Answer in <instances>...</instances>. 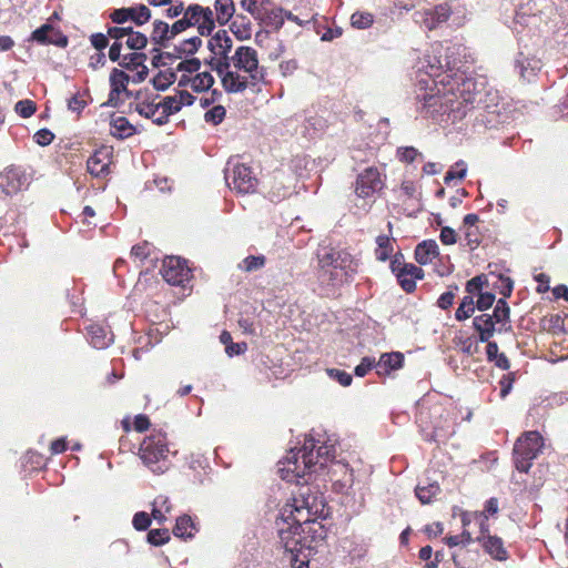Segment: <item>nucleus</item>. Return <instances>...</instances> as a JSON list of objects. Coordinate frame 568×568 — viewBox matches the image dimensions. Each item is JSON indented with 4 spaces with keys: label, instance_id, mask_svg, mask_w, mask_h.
<instances>
[{
    "label": "nucleus",
    "instance_id": "obj_43",
    "mask_svg": "<svg viewBox=\"0 0 568 568\" xmlns=\"http://www.w3.org/2000/svg\"><path fill=\"white\" fill-rule=\"evenodd\" d=\"M261 23L266 27L281 28L284 23V11L281 8L271 9L265 21H261Z\"/></svg>",
    "mask_w": 568,
    "mask_h": 568
},
{
    "label": "nucleus",
    "instance_id": "obj_40",
    "mask_svg": "<svg viewBox=\"0 0 568 568\" xmlns=\"http://www.w3.org/2000/svg\"><path fill=\"white\" fill-rule=\"evenodd\" d=\"M437 483L428 484L427 486L418 485L416 487V496L423 504H428L439 493Z\"/></svg>",
    "mask_w": 568,
    "mask_h": 568
},
{
    "label": "nucleus",
    "instance_id": "obj_7",
    "mask_svg": "<svg viewBox=\"0 0 568 568\" xmlns=\"http://www.w3.org/2000/svg\"><path fill=\"white\" fill-rule=\"evenodd\" d=\"M283 516L296 517L297 521L308 524L325 516V503L322 496L311 491L310 487L300 488L298 494L283 507Z\"/></svg>",
    "mask_w": 568,
    "mask_h": 568
},
{
    "label": "nucleus",
    "instance_id": "obj_20",
    "mask_svg": "<svg viewBox=\"0 0 568 568\" xmlns=\"http://www.w3.org/2000/svg\"><path fill=\"white\" fill-rule=\"evenodd\" d=\"M424 277V271L414 264H405L397 273V278L404 291L410 293L415 290V280Z\"/></svg>",
    "mask_w": 568,
    "mask_h": 568
},
{
    "label": "nucleus",
    "instance_id": "obj_34",
    "mask_svg": "<svg viewBox=\"0 0 568 568\" xmlns=\"http://www.w3.org/2000/svg\"><path fill=\"white\" fill-rule=\"evenodd\" d=\"M195 530L194 524L190 516L184 515L176 519L173 534L180 538H190Z\"/></svg>",
    "mask_w": 568,
    "mask_h": 568
},
{
    "label": "nucleus",
    "instance_id": "obj_35",
    "mask_svg": "<svg viewBox=\"0 0 568 568\" xmlns=\"http://www.w3.org/2000/svg\"><path fill=\"white\" fill-rule=\"evenodd\" d=\"M231 30L240 40H247L251 38V22L243 16L237 17V19L232 23Z\"/></svg>",
    "mask_w": 568,
    "mask_h": 568
},
{
    "label": "nucleus",
    "instance_id": "obj_32",
    "mask_svg": "<svg viewBox=\"0 0 568 568\" xmlns=\"http://www.w3.org/2000/svg\"><path fill=\"white\" fill-rule=\"evenodd\" d=\"M179 33L180 32H173V24L170 27L166 22L155 20L153 22L151 40L158 44H162L164 41L170 40Z\"/></svg>",
    "mask_w": 568,
    "mask_h": 568
},
{
    "label": "nucleus",
    "instance_id": "obj_31",
    "mask_svg": "<svg viewBox=\"0 0 568 568\" xmlns=\"http://www.w3.org/2000/svg\"><path fill=\"white\" fill-rule=\"evenodd\" d=\"M59 33L50 23H44L37 30H34L31 34V40L36 41L40 44L55 43L60 44V42L55 39Z\"/></svg>",
    "mask_w": 568,
    "mask_h": 568
},
{
    "label": "nucleus",
    "instance_id": "obj_49",
    "mask_svg": "<svg viewBox=\"0 0 568 568\" xmlns=\"http://www.w3.org/2000/svg\"><path fill=\"white\" fill-rule=\"evenodd\" d=\"M145 59L144 54L141 53H131L123 57V60L120 64L126 69H138L143 64Z\"/></svg>",
    "mask_w": 568,
    "mask_h": 568
},
{
    "label": "nucleus",
    "instance_id": "obj_27",
    "mask_svg": "<svg viewBox=\"0 0 568 568\" xmlns=\"http://www.w3.org/2000/svg\"><path fill=\"white\" fill-rule=\"evenodd\" d=\"M214 24L225 26L235 13L233 0H215L214 1Z\"/></svg>",
    "mask_w": 568,
    "mask_h": 568
},
{
    "label": "nucleus",
    "instance_id": "obj_2",
    "mask_svg": "<svg viewBox=\"0 0 568 568\" xmlns=\"http://www.w3.org/2000/svg\"><path fill=\"white\" fill-rule=\"evenodd\" d=\"M214 70L221 78L227 93H242L265 81V68L260 65L257 52L247 45H240L230 59H216Z\"/></svg>",
    "mask_w": 568,
    "mask_h": 568
},
{
    "label": "nucleus",
    "instance_id": "obj_29",
    "mask_svg": "<svg viewBox=\"0 0 568 568\" xmlns=\"http://www.w3.org/2000/svg\"><path fill=\"white\" fill-rule=\"evenodd\" d=\"M491 316L494 322L500 325L498 327L499 333L503 331H509L511 328L509 325L510 310L505 298H499L497 301Z\"/></svg>",
    "mask_w": 568,
    "mask_h": 568
},
{
    "label": "nucleus",
    "instance_id": "obj_54",
    "mask_svg": "<svg viewBox=\"0 0 568 568\" xmlns=\"http://www.w3.org/2000/svg\"><path fill=\"white\" fill-rule=\"evenodd\" d=\"M327 375L331 378L336 379L342 386H349L353 381L348 373L337 368L327 369Z\"/></svg>",
    "mask_w": 568,
    "mask_h": 568
},
{
    "label": "nucleus",
    "instance_id": "obj_41",
    "mask_svg": "<svg viewBox=\"0 0 568 568\" xmlns=\"http://www.w3.org/2000/svg\"><path fill=\"white\" fill-rule=\"evenodd\" d=\"M374 22V16L365 11H356L351 17V23L356 29H367Z\"/></svg>",
    "mask_w": 568,
    "mask_h": 568
},
{
    "label": "nucleus",
    "instance_id": "obj_37",
    "mask_svg": "<svg viewBox=\"0 0 568 568\" xmlns=\"http://www.w3.org/2000/svg\"><path fill=\"white\" fill-rule=\"evenodd\" d=\"M475 312V302L471 295L464 296L460 305L456 310L455 317L457 321H465L469 318Z\"/></svg>",
    "mask_w": 568,
    "mask_h": 568
},
{
    "label": "nucleus",
    "instance_id": "obj_36",
    "mask_svg": "<svg viewBox=\"0 0 568 568\" xmlns=\"http://www.w3.org/2000/svg\"><path fill=\"white\" fill-rule=\"evenodd\" d=\"M266 258L264 255H251L245 257L240 264L239 268L244 272H255L264 267Z\"/></svg>",
    "mask_w": 568,
    "mask_h": 568
},
{
    "label": "nucleus",
    "instance_id": "obj_23",
    "mask_svg": "<svg viewBox=\"0 0 568 568\" xmlns=\"http://www.w3.org/2000/svg\"><path fill=\"white\" fill-rule=\"evenodd\" d=\"M473 324L474 328L479 334V341L483 343L488 342L494 336L495 332H498L496 323L490 314L476 316Z\"/></svg>",
    "mask_w": 568,
    "mask_h": 568
},
{
    "label": "nucleus",
    "instance_id": "obj_45",
    "mask_svg": "<svg viewBox=\"0 0 568 568\" xmlns=\"http://www.w3.org/2000/svg\"><path fill=\"white\" fill-rule=\"evenodd\" d=\"M466 172V164L463 161H459L446 173L444 181L446 184H449L455 179L462 180L465 178Z\"/></svg>",
    "mask_w": 568,
    "mask_h": 568
},
{
    "label": "nucleus",
    "instance_id": "obj_25",
    "mask_svg": "<svg viewBox=\"0 0 568 568\" xmlns=\"http://www.w3.org/2000/svg\"><path fill=\"white\" fill-rule=\"evenodd\" d=\"M404 356L402 353H386L383 354L376 364L378 375H386L390 371L398 369L403 366Z\"/></svg>",
    "mask_w": 568,
    "mask_h": 568
},
{
    "label": "nucleus",
    "instance_id": "obj_59",
    "mask_svg": "<svg viewBox=\"0 0 568 568\" xmlns=\"http://www.w3.org/2000/svg\"><path fill=\"white\" fill-rule=\"evenodd\" d=\"M495 302V295L493 293H480L476 302V306L479 311H485L491 307Z\"/></svg>",
    "mask_w": 568,
    "mask_h": 568
},
{
    "label": "nucleus",
    "instance_id": "obj_38",
    "mask_svg": "<svg viewBox=\"0 0 568 568\" xmlns=\"http://www.w3.org/2000/svg\"><path fill=\"white\" fill-rule=\"evenodd\" d=\"M377 248H376V257L379 261H386L389 258L393 253V244L392 240L387 235H379L376 239Z\"/></svg>",
    "mask_w": 568,
    "mask_h": 568
},
{
    "label": "nucleus",
    "instance_id": "obj_1",
    "mask_svg": "<svg viewBox=\"0 0 568 568\" xmlns=\"http://www.w3.org/2000/svg\"><path fill=\"white\" fill-rule=\"evenodd\" d=\"M335 452L334 442L325 435H308L300 448L290 449L280 463L278 471L286 481L301 484V479H304L307 483L305 477L326 467L335 457Z\"/></svg>",
    "mask_w": 568,
    "mask_h": 568
},
{
    "label": "nucleus",
    "instance_id": "obj_10",
    "mask_svg": "<svg viewBox=\"0 0 568 568\" xmlns=\"http://www.w3.org/2000/svg\"><path fill=\"white\" fill-rule=\"evenodd\" d=\"M277 534L280 544L284 548L287 555H292V560L297 561L300 548H303L301 544V531L303 521H297L296 517L283 516V509L281 508L280 515L276 518Z\"/></svg>",
    "mask_w": 568,
    "mask_h": 568
},
{
    "label": "nucleus",
    "instance_id": "obj_56",
    "mask_svg": "<svg viewBox=\"0 0 568 568\" xmlns=\"http://www.w3.org/2000/svg\"><path fill=\"white\" fill-rule=\"evenodd\" d=\"M485 283V276L478 275L469 280L466 284V292L468 295H474L476 293H481L483 285Z\"/></svg>",
    "mask_w": 568,
    "mask_h": 568
},
{
    "label": "nucleus",
    "instance_id": "obj_22",
    "mask_svg": "<svg viewBox=\"0 0 568 568\" xmlns=\"http://www.w3.org/2000/svg\"><path fill=\"white\" fill-rule=\"evenodd\" d=\"M90 343L94 348L103 349L113 342V334L100 324L88 327Z\"/></svg>",
    "mask_w": 568,
    "mask_h": 568
},
{
    "label": "nucleus",
    "instance_id": "obj_21",
    "mask_svg": "<svg viewBox=\"0 0 568 568\" xmlns=\"http://www.w3.org/2000/svg\"><path fill=\"white\" fill-rule=\"evenodd\" d=\"M129 82V75L118 69H114L111 72L110 75V84H111V92L109 94V103L111 105H115V98L120 95V93L124 92L128 97L131 95V93L128 91L126 85Z\"/></svg>",
    "mask_w": 568,
    "mask_h": 568
},
{
    "label": "nucleus",
    "instance_id": "obj_53",
    "mask_svg": "<svg viewBox=\"0 0 568 568\" xmlns=\"http://www.w3.org/2000/svg\"><path fill=\"white\" fill-rule=\"evenodd\" d=\"M132 13L131 7L115 9L110 13V19L116 24H123L130 21V14Z\"/></svg>",
    "mask_w": 568,
    "mask_h": 568
},
{
    "label": "nucleus",
    "instance_id": "obj_9",
    "mask_svg": "<svg viewBox=\"0 0 568 568\" xmlns=\"http://www.w3.org/2000/svg\"><path fill=\"white\" fill-rule=\"evenodd\" d=\"M191 27H196L203 37L210 36L215 29L213 10L196 3L184 8L183 17L173 23V32L181 33Z\"/></svg>",
    "mask_w": 568,
    "mask_h": 568
},
{
    "label": "nucleus",
    "instance_id": "obj_48",
    "mask_svg": "<svg viewBox=\"0 0 568 568\" xmlns=\"http://www.w3.org/2000/svg\"><path fill=\"white\" fill-rule=\"evenodd\" d=\"M148 43V38L142 32L135 31L131 33L126 39V45L132 50H141L145 48Z\"/></svg>",
    "mask_w": 568,
    "mask_h": 568
},
{
    "label": "nucleus",
    "instance_id": "obj_15",
    "mask_svg": "<svg viewBox=\"0 0 568 568\" xmlns=\"http://www.w3.org/2000/svg\"><path fill=\"white\" fill-rule=\"evenodd\" d=\"M383 189L381 174L375 168H367L356 181L355 193L361 199H369Z\"/></svg>",
    "mask_w": 568,
    "mask_h": 568
},
{
    "label": "nucleus",
    "instance_id": "obj_11",
    "mask_svg": "<svg viewBox=\"0 0 568 568\" xmlns=\"http://www.w3.org/2000/svg\"><path fill=\"white\" fill-rule=\"evenodd\" d=\"M544 446L542 437L538 432H527L518 438L514 447L515 466L519 471L527 473L531 462L538 456Z\"/></svg>",
    "mask_w": 568,
    "mask_h": 568
},
{
    "label": "nucleus",
    "instance_id": "obj_4",
    "mask_svg": "<svg viewBox=\"0 0 568 568\" xmlns=\"http://www.w3.org/2000/svg\"><path fill=\"white\" fill-rule=\"evenodd\" d=\"M317 261V280L322 285L339 286L357 273V262L345 250L325 247L318 251Z\"/></svg>",
    "mask_w": 568,
    "mask_h": 568
},
{
    "label": "nucleus",
    "instance_id": "obj_44",
    "mask_svg": "<svg viewBox=\"0 0 568 568\" xmlns=\"http://www.w3.org/2000/svg\"><path fill=\"white\" fill-rule=\"evenodd\" d=\"M226 114V110L223 105H214L212 109L207 110L204 114V120L207 123H212L214 125L220 124Z\"/></svg>",
    "mask_w": 568,
    "mask_h": 568
},
{
    "label": "nucleus",
    "instance_id": "obj_58",
    "mask_svg": "<svg viewBox=\"0 0 568 568\" xmlns=\"http://www.w3.org/2000/svg\"><path fill=\"white\" fill-rule=\"evenodd\" d=\"M54 138V134L47 129H41L36 132L33 139L34 141L42 146L49 145Z\"/></svg>",
    "mask_w": 568,
    "mask_h": 568
},
{
    "label": "nucleus",
    "instance_id": "obj_55",
    "mask_svg": "<svg viewBox=\"0 0 568 568\" xmlns=\"http://www.w3.org/2000/svg\"><path fill=\"white\" fill-rule=\"evenodd\" d=\"M132 524L136 530H146L151 525V518L146 513L139 511L133 516Z\"/></svg>",
    "mask_w": 568,
    "mask_h": 568
},
{
    "label": "nucleus",
    "instance_id": "obj_61",
    "mask_svg": "<svg viewBox=\"0 0 568 568\" xmlns=\"http://www.w3.org/2000/svg\"><path fill=\"white\" fill-rule=\"evenodd\" d=\"M375 361L369 357H364L362 362L355 367V375L364 377L373 367Z\"/></svg>",
    "mask_w": 568,
    "mask_h": 568
},
{
    "label": "nucleus",
    "instance_id": "obj_30",
    "mask_svg": "<svg viewBox=\"0 0 568 568\" xmlns=\"http://www.w3.org/2000/svg\"><path fill=\"white\" fill-rule=\"evenodd\" d=\"M110 132L119 139H126L134 134V126L124 116L112 118L110 122Z\"/></svg>",
    "mask_w": 568,
    "mask_h": 568
},
{
    "label": "nucleus",
    "instance_id": "obj_33",
    "mask_svg": "<svg viewBox=\"0 0 568 568\" xmlns=\"http://www.w3.org/2000/svg\"><path fill=\"white\" fill-rule=\"evenodd\" d=\"M191 89L197 92L206 91L214 84V78L210 71H203L187 80Z\"/></svg>",
    "mask_w": 568,
    "mask_h": 568
},
{
    "label": "nucleus",
    "instance_id": "obj_3",
    "mask_svg": "<svg viewBox=\"0 0 568 568\" xmlns=\"http://www.w3.org/2000/svg\"><path fill=\"white\" fill-rule=\"evenodd\" d=\"M449 75L439 80H425L423 77L417 80V100L420 103L419 110L425 116L439 122H453L452 104L453 97L456 95L454 87L450 85Z\"/></svg>",
    "mask_w": 568,
    "mask_h": 568
},
{
    "label": "nucleus",
    "instance_id": "obj_6",
    "mask_svg": "<svg viewBox=\"0 0 568 568\" xmlns=\"http://www.w3.org/2000/svg\"><path fill=\"white\" fill-rule=\"evenodd\" d=\"M450 85L454 87L456 95L450 99L453 101L452 111L453 122L462 120L468 111V105L476 101L478 94H480L484 88V81L477 82L474 78H468L465 72L455 70L452 72L449 78Z\"/></svg>",
    "mask_w": 568,
    "mask_h": 568
},
{
    "label": "nucleus",
    "instance_id": "obj_28",
    "mask_svg": "<svg viewBox=\"0 0 568 568\" xmlns=\"http://www.w3.org/2000/svg\"><path fill=\"white\" fill-rule=\"evenodd\" d=\"M516 68L519 70L520 75L528 81L541 69V61L537 58L525 57L524 53H519V58L516 60Z\"/></svg>",
    "mask_w": 568,
    "mask_h": 568
},
{
    "label": "nucleus",
    "instance_id": "obj_63",
    "mask_svg": "<svg viewBox=\"0 0 568 568\" xmlns=\"http://www.w3.org/2000/svg\"><path fill=\"white\" fill-rule=\"evenodd\" d=\"M440 241L445 245L455 244L457 241L456 232L448 226H444L440 231Z\"/></svg>",
    "mask_w": 568,
    "mask_h": 568
},
{
    "label": "nucleus",
    "instance_id": "obj_46",
    "mask_svg": "<svg viewBox=\"0 0 568 568\" xmlns=\"http://www.w3.org/2000/svg\"><path fill=\"white\" fill-rule=\"evenodd\" d=\"M170 534L168 529H152L148 534V541L154 546H161L169 541Z\"/></svg>",
    "mask_w": 568,
    "mask_h": 568
},
{
    "label": "nucleus",
    "instance_id": "obj_24",
    "mask_svg": "<svg viewBox=\"0 0 568 568\" xmlns=\"http://www.w3.org/2000/svg\"><path fill=\"white\" fill-rule=\"evenodd\" d=\"M483 548L496 560H506L507 550L504 547L503 540L497 536L487 535L485 538H477Z\"/></svg>",
    "mask_w": 568,
    "mask_h": 568
},
{
    "label": "nucleus",
    "instance_id": "obj_64",
    "mask_svg": "<svg viewBox=\"0 0 568 568\" xmlns=\"http://www.w3.org/2000/svg\"><path fill=\"white\" fill-rule=\"evenodd\" d=\"M90 40H91V44L97 50H103L104 48L108 47V43H109L108 37L104 36L103 33H94L91 36Z\"/></svg>",
    "mask_w": 568,
    "mask_h": 568
},
{
    "label": "nucleus",
    "instance_id": "obj_18",
    "mask_svg": "<svg viewBox=\"0 0 568 568\" xmlns=\"http://www.w3.org/2000/svg\"><path fill=\"white\" fill-rule=\"evenodd\" d=\"M28 185V178L19 169L11 168L0 175V187L8 194H16Z\"/></svg>",
    "mask_w": 568,
    "mask_h": 568
},
{
    "label": "nucleus",
    "instance_id": "obj_57",
    "mask_svg": "<svg viewBox=\"0 0 568 568\" xmlns=\"http://www.w3.org/2000/svg\"><path fill=\"white\" fill-rule=\"evenodd\" d=\"M87 105L81 94L78 92L68 100V109L72 112L80 113Z\"/></svg>",
    "mask_w": 568,
    "mask_h": 568
},
{
    "label": "nucleus",
    "instance_id": "obj_42",
    "mask_svg": "<svg viewBox=\"0 0 568 568\" xmlns=\"http://www.w3.org/2000/svg\"><path fill=\"white\" fill-rule=\"evenodd\" d=\"M162 110L166 116V120H169V116L172 114L178 113L181 110V106L179 104V101L174 95H168L164 98H160Z\"/></svg>",
    "mask_w": 568,
    "mask_h": 568
},
{
    "label": "nucleus",
    "instance_id": "obj_26",
    "mask_svg": "<svg viewBox=\"0 0 568 568\" xmlns=\"http://www.w3.org/2000/svg\"><path fill=\"white\" fill-rule=\"evenodd\" d=\"M438 253L436 241H423L415 248V258L419 264L426 265L432 263L437 257Z\"/></svg>",
    "mask_w": 568,
    "mask_h": 568
},
{
    "label": "nucleus",
    "instance_id": "obj_14",
    "mask_svg": "<svg viewBox=\"0 0 568 568\" xmlns=\"http://www.w3.org/2000/svg\"><path fill=\"white\" fill-rule=\"evenodd\" d=\"M162 276L171 285H182L189 280L191 270L184 260L178 256H168L163 260Z\"/></svg>",
    "mask_w": 568,
    "mask_h": 568
},
{
    "label": "nucleus",
    "instance_id": "obj_17",
    "mask_svg": "<svg viewBox=\"0 0 568 568\" xmlns=\"http://www.w3.org/2000/svg\"><path fill=\"white\" fill-rule=\"evenodd\" d=\"M112 150L109 146L98 149L87 161L88 172L95 178H103L110 173Z\"/></svg>",
    "mask_w": 568,
    "mask_h": 568
},
{
    "label": "nucleus",
    "instance_id": "obj_19",
    "mask_svg": "<svg viewBox=\"0 0 568 568\" xmlns=\"http://www.w3.org/2000/svg\"><path fill=\"white\" fill-rule=\"evenodd\" d=\"M233 41L225 30H219L210 40L209 48L215 55L211 60L212 69L214 70V61L216 59H230L229 53L232 50Z\"/></svg>",
    "mask_w": 568,
    "mask_h": 568
},
{
    "label": "nucleus",
    "instance_id": "obj_12",
    "mask_svg": "<svg viewBox=\"0 0 568 568\" xmlns=\"http://www.w3.org/2000/svg\"><path fill=\"white\" fill-rule=\"evenodd\" d=\"M225 181L230 189L240 194L254 193L257 187V179L250 166L236 163L225 171Z\"/></svg>",
    "mask_w": 568,
    "mask_h": 568
},
{
    "label": "nucleus",
    "instance_id": "obj_5",
    "mask_svg": "<svg viewBox=\"0 0 568 568\" xmlns=\"http://www.w3.org/2000/svg\"><path fill=\"white\" fill-rule=\"evenodd\" d=\"M465 48L459 44L445 47L443 43H434L430 50L418 62V79L439 80L450 75L453 71L460 69L459 55Z\"/></svg>",
    "mask_w": 568,
    "mask_h": 568
},
{
    "label": "nucleus",
    "instance_id": "obj_16",
    "mask_svg": "<svg viewBox=\"0 0 568 568\" xmlns=\"http://www.w3.org/2000/svg\"><path fill=\"white\" fill-rule=\"evenodd\" d=\"M450 14L452 10L446 3L415 13L416 21L429 31L445 23L450 18Z\"/></svg>",
    "mask_w": 568,
    "mask_h": 568
},
{
    "label": "nucleus",
    "instance_id": "obj_52",
    "mask_svg": "<svg viewBox=\"0 0 568 568\" xmlns=\"http://www.w3.org/2000/svg\"><path fill=\"white\" fill-rule=\"evenodd\" d=\"M14 109L22 118H30L36 112V104L31 100H21L17 102Z\"/></svg>",
    "mask_w": 568,
    "mask_h": 568
},
{
    "label": "nucleus",
    "instance_id": "obj_50",
    "mask_svg": "<svg viewBox=\"0 0 568 568\" xmlns=\"http://www.w3.org/2000/svg\"><path fill=\"white\" fill-rule=\"evenodd\" d=\"M240 6L244 11L248 12L255 20L264 21L257 4V0H241Z\"/></svg>",
    "mask_w": 568,
    "mask_h": 568
},
{
    "label": "nucleus",
    "instance_id": "obj_62",
    "mask_svg": "<svg viewBox=\"0 0 568 568\" xmlns=\"http://www.w3.org/2000/svg\"><path fill=\"white\" fill-rule=\"evenodd\" d=\"M201 62L196 58L187 59L184 61H181L178 65V70L180 71H187L190 73L195 72L200 69Z\"/></svg>",
    "mask_w": 568,
    "mask_h": 568
},
{
    "label": "nucleus",
    "instance_id": "obj_8",
    "mask_svg": "<svg viewBox=\"0 0 568 568\" xmlns=\"http://www.w3.org/2000/svg\"><path fill=\"white\" fill-rule=\"evenodd\" d=\"M169 448L166 437L163 433L150 434L141 444L140 457L144 465L156 475L165 473L170 463L168 459Z\"/></svg>",
    "mask_w": 568,
    "mask_h": 568
},
{
    "label": "nucleus",
    "instance_id": "obj_47",
    "mask_svg": "<svg viewBox=\"0 0 568 568\" xmlns=\"http://www.w3.org/2000/svg\"><path fill=\"white\" fill-rule=\"evenodd\" d=\"M422 154L414 146H402L397 150L399 161L405 163H413Z\"/></svg>",
    "mask_w": 568,
    "mask_h": 568
},
{
    "label": "nucleus",
    "instance_id": "obj_60",
    "mask_svg": "<svg viewBox=\"0 0 568 568\" xmlns=\"http://www.w3.org/2000/svg\"><path fill=\"white\" fill-rule=\"evenodd\" d=\"M474 518L479 525L480 536L478 538H485L487 535H490L487 524V515H485V513H474Z\"/></svg>",
    "mask_w": 568,
    "mask_h": 568
},
{
    "label": "nucleus",
    "instance_id": "obj_39",
    "mask_svg": "<svg viewBox=\"0 0 568 568\" xmlns=\"http://www.w3.org/2000/svg\"><path fill=\"white\" fill-rule=\"evenodd\" d=\"M131 10L130 21L134 22L136 26H142L151 19V10L145 4L132 6Z\"/></svg>",
    "mask_w": 568,
    "mask_h": 568
},
{
    "label": "nucleus",
    "instance_id": "obj_13",
    "mask_svg": "<svg viewBox=\"0 0 568 568\" xmlns=\"http://www.w3.org/2000/svg\"><path fill=\"white\" fill-rule=\"evenodd\" d=\"M135 100L136 101L131 104V106L141 116L152 120V122L158 125H163L168 122L158 94L148 95L142 92H138Z\"/></svg>",
    "mask_w": 568,
    "mask_h": 568
},
{
    "label": "nucleus",
    "instance_id": "obj_51",
    "mask_svg": "<svg viewBox=\"0 0 568 568\" xmlns=\"http://www.w3.org/2000/svg\"><path fill=\"white\" fill-rule=\"evenodd\" d=\"M202 40L199 37H192L187 40H184L180 47L179 50L181 53L184 54H193L197 51V49L201 47Z\"/></svg>",
    "mask_w": 568,
    "mask_h": 568
}]
</instances>
